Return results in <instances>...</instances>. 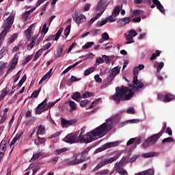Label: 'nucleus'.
<instances>
[{
    "mask_svg": "<svg viewBox=\"0 0 175 175\" xmlns=\"http://www.w3.org/2000/svg\"><path fill=\"white\" fill-rule=\"evenodd\" d=\"M113 124V120L111 119H107L105 122L100 124V126H98V127H96L95 130L89 132L85 135V129H81V132L79 135V139H81L85 137V136L89 135L90 136L91 139V141L89 142V143H91L93 141H95L98 138L106 135L107 133L111 130Z\"/></svg>",
    "mask_w": 175,
    "mask_h": 175,
    "instance_id": "obj_1",
    "label": "nucleus"
},
{
    "mask_svg": "<svg viewBox=\"0 0 175 175\" xmlns=\"http://www.w3.org/2000/svg\"><path fill=\"white\" fill-rule=\"evenodd\" d=\"M135 92L129 89L128 87H117L116 93L112 96L113 100L116 102L117 105H120V102L129 100L133 97Z\"/></svg>",
    "mask_w": 175,
    "mask_h": 175,
    "instance_id": "obj_2",
    "label": "nucleus"
},
{
    "mask_svg": "<svg viewBox=\"0 0 175 175\" xmlns=\"http://www.w3.org/2000/svg\"><path fill=\"white\" fill-rule=\"evenodd\" d=\"M15 17V13L12 12L8 18L4 21L2 28L3 29L2 32L0 33V45L3 42L5 37L10 29L13 25Z\"/></svg>",
    "mask_w": 175,
    "mask_h": 175,
    "instance_id": "obj_3",
    "label": "nucleus"
},
{
    "mask_svg": "<svg viewBox=\"0 0 175 175\" xmlns=\"http://www.w3.org/2000/svg\"><path fill=\"white\" fill-rule=\"evenodd\" d=\"M167 129V123L165 122L163 123L162 130L157 134L153 135L146 139L142 144L143 148H147L149 146L154 145L158 139L161 137V135L165 132Z\"/></svg>",
    "mask_w": 175,
    "mask_h": 175,
    "instance_id": "obj_4",
    "label": "nucleus"
},
{
    "mask_svg": "<svg viewBox=\"0 0 175 175\" xmlns=\"http://www.w3.org/2000/svg\"><path fill=\"white\" fill-rule=\"evenodd\" d=\"M133 85L132 89L134 90V92H139L144 87V81L143 79H138L139 69L137 67L133 68Z\"/></svg>",
    "mask_w": 175,
    "mask_h": 175,
    "instance_id": "obj_5",
    "label": "nucleus"
},
{
    "mask_svg": "<svg viewBox=\"0 0 175 175\" xmlns=\"http://www.w3.org/2000/svg\"><path fill=\"white\" fill-rule=\"evenodd\" d=\"M91 136L85 135L83 138L79 139L78 137L73 134H69L64 138V142L70 144H76V143H85L89 144L90 142L92 140L90 138Z\"/></svg>",
    "mask_w": 175,
    "mask_h": 175,
    "instance_id": "obj_6",
    "label": "nucleus"
},
{
    "mask_svg": "<svg viewBox=\"0 0 175 175\" xmlns=\"http://www.w3.org/2000/svg\"><path fill=\"white\" fill-rule=\"evenodd\" d=\"M109 3L105 0H100L98 2L97 7L96 8V10L97 12L100 11V12L97 13L96 15L94 16V18H96V20H98L100 18V16L105 12V8L107 7Z\"/></svg>",
    "mask_w": 175,
    "mask_h": 175,
    "instance_id": "obj_7",
    "label": "nucleus"
},
{
    "mask_svg": "<svg viewBox=\"0 0 175 175\" xmlns=\"http://www.w3.org/2000/svg\"><path fill=\"white\" fill-rule=\"evenodd\" d=\"M118 159L117 157H111L109 159H102V161L94 168L93 172H97L105 165L111 164Z\"/></svg>",
    "mask_w": 175,
    "mask_h": 175,
    "instance_id": "obj_8",
    "label": "nucleus"
},
{
    "mask_svg": "<svg viewBox=\"0 0 175 175\" xmlns=\"http://www.w3.org/2000/svg\"><path fill=\"white\" fill-rule=\"evenodd\" d=\"M72 19L76 23H83L87 21V18L85 15L82 14L80 11H75L72 15Z\"/></svg>",
    "mask_w": 175,
    "mask_h": 175,
    "instance_id": "obj_9",
    "label": "nucleus"
},
{
    "mask_svg": "<svg viewBox=\"0 0 175 175\" xmlns=\"http://www.w3.org/2000/svg\"><path fill=\"white\" fill-rule=\"evenodd\" d=\"M120 68L118 66H116L112 69H111L108 72V76L107 78V81L109 83H111L116 77V75L120 73Z\"/></svg>",
    "mask_w": 175,
    "mask_h": 175,
    "instance_id": "obj_10",
    "label": "nucleus"
},
{
    "mask_svg": "<svg viewBox=\"0 0 175 175\" xmlns=\"http://www.w3.org/2000/svg\"><path fill=\"white\" fill-rule=\"evenodd\" d=\"M47 105V99L45 98L41 103H40L38 107H36V113L37 115H40L46 109H47V107H46V105Z\"/></svg>",
    "mask_w": 175,
    "mask_h": 175,
    "instance_id": "obj_11",
    "label": "nucleus"
},
{
    "mask_svg": "<svg viewBox=\"0 0 175 175\" xmlns=\"http://www.w3.org/2000/svg\"><path fill=\"white\" fill-rule=\"evenodd\" d=\"M124 161L125 159H122V161H120L119 163H117L115 166L116 172L120 175H125L126 173H127V172L123 168Z\"/></svg>",
    "mask_w": 175,
    "mask_h": 175,
    "instance_id": "obj_12",
    "label": "nucleus"
},
{
    "mask_svg": "<svg viewBox=\"0 0 175 175\" xmlns=\"http://www.w3.org/2000/svg\"><path fill=\"white\" fill-rule=\"evenodd\" d=\"M85 161V159H77V154H74V159L72 160H70L69 161H68V165H77L81 163H83V162Z\"/></svg>",
    "mask_w": 175,
    "mask_h": 175,
    "instance_id": "obj_13",
    "label": "nucleus"
},
{
    "mask_svg": "<svg viewBox=\"0 0 175 175\" xmlns=\"http://www.w3.org/2000/svg\"><path fill=\"white\" fill-rule=\"evenodd\" d=\"M62 32H63V29H62V27H61L60 29H59V30L57 32L56 35H53V36H49L46 39V41H51V40L57 41L59 40V38H60Z\"/></svg>",
    "mask_w": 175,
    "mask_h": 175,
    "instance_id": "obj_14",
    "label": "nucleus"
},
{
    "mask_svg": "<svg viewBox=\"0 0 175 175\" xmlns=\"http://www.w3.org/2000/svg\"><path fill=\"white\" fill-rule=\"evenodd\" d=\"M77 122L76 119L67 120L63 118H62V124L64 126H70L71 125H75Z\"/></svg>",
    "mask_w": 175,
    "mask_h": 175,
    "instance_id": "obj_15",
    "label": "nucleus"
},
{
    "mask_svg": "<svg viewBox=\"0 0 175 175\" xmlns=\"http://www.w3.org/2000/svg\"><path fill=\"white\" fill-rule=\"evenodd\" d=\"M7 142L8 141L3 139L0 144V154H2L3 155H4L7 149V146H8Z\"/></svg>",
    "mask_w": 175,
    "mask_h": 175,
    "instance_id": "obj_16",
    "label": "nucleus"
},
{
    "mask_svg": "<svg viewBox=\"0 0 175 175\" xmlns=\"http://www.w3.org/2000/svg\"><path fill=\"white\" fill-rule=\"evenodd\" d=\"M66 105H69L70 107V111H74L77 110V104L72 101V100L69 99L65 102Z\"/></svg>",
    "mask_w": 175,
    "mask_h": 175,
    "instance_id": "obj_17",
    "label": "nucleus"
},
{
    "mask_svg": "<svg viewBox=\"0 0 175 175\" xmlns=\"http://www.w3.org/2000/svg\"><path fill=\"white\" fill-rule=\"evenodd\" d=\"M52 71L53 68H51L45 75L44 77H42L39 82V84L43 83L44 81L46 80L50 79L52 76Z\"/></svg>",
    "mask_w": 175,
    "mask_h": 175,
    "instance_id": "obj_18",
    "label": "nucleus"
},
{
    "mask_svg": "<svg viewBox=\"0 0 175 175\" xmlns=\"http://www.w3.org/2000/svg\"><path fill=\"white\" fill-rule=\"evenodd\" d=\"M122 3L115 7L112 12V16L114 17H117L120 14L121 10H122Z\"/></svg>",
    "mask_w": 175,
    "mask_h": 175,
    "instance_id": "obj_19",
    "label": "nucleus"
},
{
    "mask_svg": "<svg viewBox=\"0 0 175 175\" xmlns=\"http://www.w3.org/2000/svg\"><path fill=\"white\" fill-rule=\"evenodd\" d=\"M36 10V8H32L28 11H26L23 15H22V21L23 22L27 21L28 20L29 16L33 13Z\"/></svg>",
    "mask_w": 175,
    "mask_h": 175,
    "instance_id": "obj_20",
    "label": "nucleus"
},
{
    "mask_svg": "<svg viewBox=\"0 0 175 175\" xmlns=\"http://www.w3.org/2000/svg\"><path fill=\"white\" fill-rule=\"evenodd\" d=\"M133 16H129L128 17H124L122 18V21H123V24H120V27H124L126 25H129L133 20Z\"/></svg>",
    "mask_w": 175,
    "mask_h": 175,
    "instance_id": "obj_21",
    "label": "nucleus"
},
{
    "mask_svg": "<svg viewBox=\"0 0 175 175\" xmlns=\"http://www.w3.org/2000/svg\"><path fill=\"white\" fill-rule=\"evenodd\" d=\"M33 27V24L31 25L26 31H25V36L27 39H31L32 36V27Z\"/></svg>",
    "mask_w": 175,
    "mask_h": 175,
    "instance_id": "obj_22",
    "label": "nucleus"
},
{
    "mask_svg": "<svg viewBox=\"0 0 175 175\" xmlns=\"http://www.w3.org/2000/svg\"><path fill=\"white\" fill-rule=\"evenodd\" d=\"M174 98H175L174 95L170 93H167L165 94L164 102L165 103L171 102V100L174 99Z\"/></svg>",
    "mask_w": 175,
    "mask_h": 175,
    "instance_id": "obj_23",
    "label": "nucleus"
},
{
    "mask_svg": "<svg viewBox=\"0 0 175 175\" xmlns=\"http://www.w3.org/2000/svg\"><path fill=\"white\" fill-rule=\"evenodd\" d=\"M81 98V94L79 92H76L71 94V98L76 100V102H79L80 98Z\"/></svg>",
    "mask_w": 175,
    "mask_h": 175,
    "instance_id": "obj_24",
    "label": "nucleus"
},
{
    "mask_svg": "<svg viewBox=\"0 0 175 175\" xmlns=\"http://www.w3.org/2000/svg\"><path fill=\"white\" fill-rule=\"evenodd\" d=\"M119 144V143L118 142H109V143H107L105 144V146L103 147V150L111 148V147H115L116 146H118Z\"/></svg>",
    "mask_w": 175,
    "mask_h": 175,
    "instance_id": "obj_25",
    "label": "nucleus"
},
{
    "mask_svg": "<svg viewBox=\"0 0 175 175\" xmlns=\"http://www.w3.org/2000/svg\"><path fill=\"white\" fill-rule=\"evenodd\" d=\"M159 153L157 152H148L147 153H144L143 154V157L145 158V159H149V158H151V157H156L157 155H158Z\"/></svg>",
    "mask_w": 175,
    "mask_h": 175,
    "instance_id": "obj_26",
    "label": "nucleus"
},
{
    "mask_svg": "<svg viewBox=\"0 0 175 175\" xmlns=\"http://www.w3.org/2000/svg\"><path fill=\"white\" fill-rule=\"evenodd\" d=\"M79 64V62H75L74 64L72 65H70L66 70H64L63 71L64 74H66L67 72H68L71 69L75 68L76 66H77Z\"/></svg>",
    "mask_w": 175,
    "mask_h": 175,
    "instance_id": "obj_27",
    "label": "nucleus"
},
{
    "mask_svg": "<svg viewBox=\"0 0 175 175\" xmlns=\"http://www.w3.org/2000/svg\"><path fill=\"white\" fill-rule=\"evenodd\" d=\"M63 51H64V48H63V47H59V48H58V49H57L56 53L55 54V57L56 59L60 58L61 56H62V54Z\"/></svg>",
    "mask_w": 175,
    "mask_h": 175,
    "instance_id": "obj_28",
    "label": "nucleus"
},
{
    "mask_svg": "<svg viewBox=\"0 0 175 175\" xmlns=\"http://www.w3.org/2000/svg\"><path fill=\"white\" fill-rule=\"evenodd\" d=\"M37 139L38 142H37V140L34 141V144H36V145L43 144L46 143V139L44 137H40L38 136Z\"/></svg>",
    "mask_w": 175,
    "mask_h": 175,
    "instance_id": "obj_29",
    "label": "nucleus"
},
{
    "mask_svg": "<svg viewBox=\"0 0 175 175\" xmlns=\"http://www.w3.org/2000/svg\"><path fill=\"white\" fill-rule=\"evenodd\" d=\"M129 122L135 123L136 122V120L135 119H133V120H126V121L120 123V124H119V128L124 127V126L127 125Z\"/></svg>",
    "mask_w": 175,
    "mask_h": 175,
    "instance_id": "obj_30",
    "label": "nucleus"
},
{
    "mask_svg": "<svg viewBox=\"0 0 175 175\" xmlns=\"http://www.w3.org/2000/svg\"><path fill=\"white\" fill-rule=\"evenodd\" d=\"M8 51V48L7 46L3 47L0 51V60L5 55L6 53Z\"/></svg>",
    "mask_w": 175,
    "mask_h": 175,
    "instance_id": "obj_31",
    "label": "nucleus"
},
{
    "mask_svg": "<svg viewBox=\"0 0 175 175\" xmlns=\"http://www.w3.org/2000/svg\"><path fill=\"white\" fill-rule=\"evenodd\" d=\"M95 71L94 67H90L87 68L84 72V76H88Z\"/></svg>",
    "mask_w": 175,
    "mask_h": 175,
    "instance_id": "obj_32",
    "label": "nucleus"
},
{
    "mask_svg": "<svg viewBox=\"0 0 175 175\" xmlns=\"http://www.w3.org/2000/svg\"><path fill=\"white\" fill-rule=\"evenodd\" d=\"M26 80H27V75L26 74H25V75L22 77V79H21L19 83L17 85L18 86L17 88L20 89L22 87L23 84L26 81Z\"/></svg>",
    "mask_w": 175,
    "mask_h": 175,
    "instance_id": "obj_33",
    "label": "nucleus"
},
{
    "mask_svg": "<svg viewBox=\"0 0 175 175\" xmlns=\"http://www.w3.org/2000/svg\"><path fill=\"white\" fill-rule=\"evenodd\" d=\"M25 42L24 40H21L20 42L18 43L17 46H14L13 48V53H16V51H18L20 48L24 44Z\"/></svg>",
    "mask_w": 175,
    "mask_h": 175,
    "instance_id": "obj_34",
    "label": "nucleus"
},
{
    "mask_svg": "<svg viewBox=\"0 0 175 175\" xmlns=\"http://www.w3.org/2000/svg\"><path fill=\"white\" fill-rule=\"evenodd\" d=\"M9 89L8 88H5L2 90L1 94L0 95V98L2 100L5 98V96L8 94Z\"/></svg>",
    "mask_w": 175,
    "mask_h": 175,
    "instance_id": "obj_35",
    "label": "nucleus"
},
{
    "mask_svg": "<svg viewBox=\"0 0 175 175\" xmlns=\"http://www.w3.org/2000/svg\"><path fill=\"white\" fill-rule=\"evenodd\" d=\"M42 49H39L35 54V57L33 59V62H36L38 59V58L41 56V54L42 53Z\"/></svg>",
    "mask_w": 175,
    "mask_h": 175,
    "instance_id": "obj_36",
    "label": "nucleus"
},
{
    "mask_svg": "<svg viewBox=\"0 0 175 175\" xmlns=\"http://www.w3.org/2000/svg\"><path fill=\"white\" fill-rule=\"evenodd\" d=\"M126 40H127L126 42V44L135 42V41L133 40V37L132 36H130L129 34L126 36Z\"/></svg>",
    "mask_w": 175,
    "mask_h": 175,
    "instance_id": "obj_37",
    "label": "nucleus"
},
{
    "mask_svg": "<svg viewBox=\"0 0 175 175\" xmlns=\"http://www.w3.org/2000/svg\"><path fill=\"white\" fill-rule=\"evenodd\" d=\"M45 127L44 126H39L37 133L40 135H44L45 133Z\"/></svg>",
    "mask_w": 175,
    "mask_h": 175,
    "instance_id": "obj_38",
    "label": "nucleus"
},
{
    "mask_svg": "<svg viewBox=\"0 0 175 175\" xmlns=\"http://www.w3.org/2000/svg\"><path fill=\"white\" fill-rule=\"evenodd\" d=\"M18 55H15L14 57H13V59L11 61L12 65H14L15 66H17L18 62Z\"/></svg>",
    "mask_w": 175,
    "mask_h": 175,
    "instance_id": "obj_39",
    "label": "nucleus"
},
{
    "mask_svg": "<svg viewBox=\"0 0 175 175\" xmlns=\"http://www.w3.org/2000/svg\"><path fill=\"white\" fill-rule=\"evenodd\" d=\"M23 133H21L18 135H17L16 137H15L13 140L12 141L10 145H14L16 144V142L19 140L21 139V137H22Z\"/></svg>",
    "mask_w": 175,
    "mask_h": 175,
    "instance_id": "obj_40",
    "label": "nucleus"
},
{
    "mask_svg": "<svg viewBox=\"0 0 175 175\" xmlns=\"http://www.w3.org/2000/svg\"><path fill=\"white\" fill-rule=\"evenodd\" d=\"M66 151H67V148H64L62 149L56 150L54 154H55V155H59L60 154H62V152H66Z\"/></svg>",
    "mask_w": 175,
    "mask_h": 175,
    "instance_id": "obj_41",
    "label": "nucleus"
},
{
    "mask_svg": "<svg viewBox=\"0 0 175 175\" xmlns=\"http://www.w3.org/2000/svg\"><path fill=\"white\" fill-rule=\"evenodd\" d=\"M58 100H59L57 99V100H56L54 102H49V103H48V104L46 105V110H48V109L52 108L53 107H54L55 105L56 104V103L58 102Z\"/></svg>",
    "mask_w": 175,
    "mask_h": 175,
    "instance_id": "obj_42",
    "label": "nucleus"
},
{
    "mask_svg": "<svg viewBox=\"0 0 175 175\" xmlns=\"http://www.w3.org/2000/svg\"><path fill=\"white\" fill-rule=\"evenodd\" d=\"M94 44H95L94 42H87L84 46H83V49H88L92 47Z\"/></svg>",
    "mask_w": 175,
    "mask_h": 175,
    "instance_id": "obj_43",
    "label": "nucleus"
},
{
    "mask_svg": "<svg viewBox=\"0 0 175 175\" xmlns=\"http://www.w3.org/2000/svg\"><path fill=\"white\" fill-rule=\"evenodd\" d=\"M156 6L157 7V9L160 11V12H161L162 14H165V9L161 3L157 4Z\"/></svg>",
    "mask_w": 175,
    "mask_h": 175,
    "instance_id": "obj_44",
    "label": "nucleus"
},
{
    "mask_svg": "<svg viewBox=\"0 0 175 175\" xmlns=\"http://www.w3.org/2000/svg\"><path fill=\"white\" fill-rule=\"evenodd\" d=\"M160 56V51L159 50H157L156 51V53H153L152 55V57H150V60L152 61V60H154L157 57H159Z\"/></svg>",
    "mask_w": 175,
    "mask_h": 175,
    "instance_id": "obj_45",
    "label": "nucleus"
},
{
    "mask_svg": "<svg viewBox=\"0 0 175 175\" xmlns=\"http://www.w3.org/2000/svg\"><path fill=\"white\" fill-rule=\"evenodd\" d=\"M49 31V27H47V23H44L43 27L42 28L41 33L45 35Z\"/></svg>",
    "mask_w": 175,
    "mask_h": 175,
    "instance_id": "obj_46",
    "label": "nucleus"
},
{
    "mask_svg": "<svg viewBox=\"0 0 175 175\" xmlns=\"http://www.w3.org/2000/svg\"><path fill=\"white\" fill-rule=\"evenodd\" d=\"M36 44L35 39H33L28 45H27V50L31 51Z\"/></svg>",
    "mask_w": 175,
    "mask_h": 175,
    "instance_id": "obj_47",
    "label": "nucleus"
},
{
    "mask_svg": "<svg viewBox=\"0 0 175 175\" xmlns=\"http://www.w3.org/2000/svg\"><path fill=\"white\" fill-rule=\"evenodd\" d=\"M116 19H117L116 16H114L113 15H111L107 18V21H109V23L116 22Z\"/></svg>",
    "mask_w": 175,
    "mask_h": 175,
    "instance_id": "obj_48",
    "label": "nucleus"
},
{
    "mask_svg": "<svg viewBox=\"0 0 175 175\" xmlns=\"http://www.w3.org/2000/svg\"><path fill=\"white\" fill-rule=\"evenodd\" d=\"M81 79V78H76V77H74V75H71V78L69 79L68 81L70 83H71V82H77Z\"/></svg>",
    "mask_w": 175,
    "mask_h": 175,
    "instance_id": "obj_49",
    "label": "nucleus"
},
{
    "mask_svg": "<svg viewBox=\"0 0 175 175\" xmlns=\"http://www.w3.org/2000/svg\"><path fill=\"white\" fill-rule=\"evenodd\" d=\"M142 138L139 137L136 138V140L135 141V143L133 144L134 148H137L138 144H140L142 143Z\"/></svg>",
    "mask_w": 175,
    "mask_h": 175,
    "instance_id": "obj_50",
    "label": "nucleus"
},
{
    "mask_svg": "<svg viewBox=\"0 0 175 175\" xmlns=\"http://www.w3.org/2000/svg\"><path fill=\"white\" fill-rule=\"evenodd\" d=\"M70 28L71 26L70 25H69L68 26H67V27H66L65 31H64V35L68 37L70 33Z\"/></svg>",
    "mask_w": 175,
    "mask_h": 175,
    "instance_id": "obj_51",
    "label": "nucleus"
},
{
    "mask_svg": "<svg viewBox=\"0 0 175 175\" xmlns=\"http://www.w3.org/2000/svg\"><path fill=\"white\" fill-rule=\"evenodd\" d=\"M17 37H18V34H16V33L12 35L9 40V44H10L13 43L16 40Z\"/></svg>",
    "mask_w": 175,
    "mask_h": 175,
    "instance_id": "obj_52",
    "label": "nucleus"
},
{
    "mask_svg": "<svg viewBox=\"0 0 175 175\" xmlns=\"http://www.w3.org/2000/svg\"><path fill=\"white\" fill-rule=\"evenodd\" d=\"M109 173L108 170H102L96 172V175H106Z\"/></svg>",
    "mask_w": 175,
    "mask_h": 175,
    "instance_id": "obj_53",
    "label": "nucleus"
},
{
    "mask_svg": "<svg viewBox=\"0 0 175 175\" xmlns=\"http://www.w3.org/2000/svg\"><path fill=\"white\" fill-rule=\"evenodd\" d=\"M126 113L128 114H135V109L134 107H129L126 109Z\"/></svg>",
    "mask_w": 175,
    "mask_h": 175,
    "instance_id": "obj_54",
    "label": "nucleus"
},
{
    "mask_svg": "<svg viewBox=\"0 0 175 175\" xmlns=\"http://www.w3.org/2000/svg\"><path fill=\"white\" fill-rule=\"evenodd\" d=\"M89 100L88 99H85L84 100H81L79 103V105L81 107H85L87 106Z\"/></svg>",
    "mask_w": 175,
    "mask_h": 175,
    "instance_id": "obj_55",
    "label": "nucleus"
},
{
    "mask_svg": "<svg viewBox=\"0 0 175 175\" xmlns=\"http://www.w3.org/2000/svg\"><path fill=\"white\" fill-rule=\"evenodd\" d=\"M141 21H142V17L141 16L135 17L132 19V23H139Z\"/></svg>",
    "mask_w": 175,
    "mask_h": 175,
    "instance_id": "obj_56",
    "label": "nucleus"
},
{
    "mask_svg": "<svg viewBox=\"0 0 175 175\" xmlns=\"http://www.w3.org/2000/svg\"><path fill=\"white\" fill-rule=\"evenodd\" d=\"M90 151V148H85L83 151L81 152V158H85V154H88V152H89Z\"/></svg>",
    "mask_w": 175,
    "mask_h": 175,
    "instance_id": "obj_57",
    "label": "nucleus"
},
{
    "mask_svg": "<svg viewBox=\"0 0 175 175\" xmlns=\"http://www.w3.org/2000/svg\"><path fill=\"white\" fill-rule=\"evenodd\" d=\"M174 142V139L172 137H167V138H165L164 139H163L162 141V143L163 144H165V143H171V142Z\"/></svg>",
    "mask_w": 175,
    "mask_h": 175,
    "instance_id": "obj_58",
    "label": "nucleus"
},
{
    "mask_svg": "<svg viewBox=\"0 0 175 175\" xmlns=\"http://www.w3.org/2000/svg\"><path fill=\"white\" fill-rule=\"evenodd\" d=\"M164 67V62H161L159 63V64L157 66V72H159L161 71V70Z\"/></svg>",
    "mask_w": 175,
    "mask_h": 175,
    "instance_id": "obj_59",
    "label": "nucleus"
},
{
    "mask_svg": "<svg viewBox=\"0 0 175 175\" xmlns=\"http://www.w3.org/2000/svg\"><path fill=\"white\" fill-rule=\"evenodd\" d=\"M144 172L145 175H154V170L152 169L146 170Z\"/></svg>",
    "mask_w": 175,
    "mask_h": 175,
    "instance_id": "obj_60",
    "label": "nucleus"
},
{
    "mask_svg": "<svg viewBox=\"0 0 175 175\" xmlns=\"http://www.w3.org/2000/svg\"><path fill=\"white\" fill-rule=\"evenodd\" d=\"M51 46V44L50 42H48L46 45L43 46L42 49V51H45V50L49 49Z\"/></svg>",
    "mask_w": 175,
    "mask_h": 175,
    "instance_id": "obj_61",
    "label": "nucleus"
},
{
    "mask_svg": "<svg viewBox=\"0 0 175 175\" xmlns=\"http://www.w3.org/2000/svg\"><path fill=\"white\" fill-rule=\"evenodd\" d=\"M130 36H131L133 38L137 36V33L135 30H134L133 29H131V30H130L129 33Z\"/></svg>",
    "mask_w": 175,
    "mask_h": 175,
    "instance_id": "obj_62",
    "label": "nucleus"
},
{
    "mask_svg": "<svg viewBox=\"0 0 175 175\" xmlns=\"http://www.w3.org/2000/svg\"><path fill=\"white\" fill-rule=\"evenodd\" d=\"M136 140H137V137L130 139L127 142L126 145H127V146L132 145L133 144H134V143L135 142Z\"/></svg>",
    "mask_w": 175,
    "mask_h": 175,
    "instance_id": "obj_63",
    "label": "nucleus"
},
{
    "mask_svg": "<svg viewBox=\"0 0 175 175\" xmlns=\"http://www.w3.org/2000/svg\"><path fill=\"white\" fill-rule=\"evenodd\" d=\"M102 38L107 41V40H109V36L108 35L107 33H104L103 35H102Z\"/></svg>",
    "mask_w": 175,
    "mask_h": 175,
    "instance_id": "obj_64",
    "label": "nucleus"
}]
</instances>
